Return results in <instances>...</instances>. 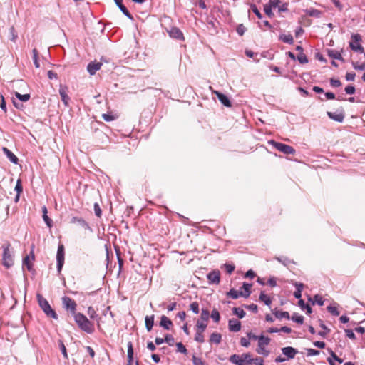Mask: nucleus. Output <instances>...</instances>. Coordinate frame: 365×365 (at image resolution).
<instances>
[{
	"label": "nucleus",
	"instance_id": "obj_52",
	"mask_svg": "<svg viewBox=\"0 0 365 365\" xmlns=\"http://www.w3.org/2000/svg\"><path fill=\"white\" fill-rule=\"evenodd\" d=\"M102 118H103L104 120L108 121V122L112 121L116 118V117L114 115H110L109 114H106V113H103L102 115Z\"/></svg>",
	"mask_w": 365,
	"mask_h": 365
},
{
	"label": "nucleus",
	"instance_id": "obj_58",
	"mask_svg": "<svg viewBox=\"0 0 365 365\" xmlns=\"http://www.w3.org/2000/svg\"><path fill=\"white\" fill-rule=\"evenodd\" d=\"M345 332L346 334V336L351 339H355L356 336H355V334L353 332L352 330L351 329H346L345 330Z\"/></svg>",
	"mask_w": 365,
	"mask_h": 365
},
{
	"label": "nucleus",
	"instance_id": "obj_56",
	"mask_svg": "<svg viewBox=\"0 0 365 365\" xmlns=\"http://www.w3.org/2000/svg\"><path fill=\"white\" fill-rule=\"evenodd\" d=\"M344 90L347 94H354L355 93V88L353 86H347Z\"/></svg>",
	"mask_w": 365,
	"mask_h": 365
},
{
	"label": "nucleus",
	"instance_id": "obj_35",
	"mask_svg": "<svg viewBox=\"0 0 365 365\" xmlns=\"http://www.w3.org/2000/svg\"><path fill=\"white\" fill-rule=\"evenodd\" d=\"M241 359L247 365L251 364L254 359L251 358V355L250 354H243L241 355Z\"/></svg>",
	"mask_w": 365,
	"mask_h": 365
},
{
	"label": "nucleus",
	"instance_id": "obj_11",
	"mask_svg": "<svg viewBox=\"0 0 365 365\" xmlns=\"http://www.w3.org/2000/svg\"><path fill=\"white\" fill-rule=\"evenodd\" d=\"M283 354H284L288 359H294L298 351L291 346H287L282 349Z\"/></svg>",
	"mask_w": 365,
	"mask_h": 365
},
{
	"label": "nucleus",
	"instance_id": "obj_60",
	"mask_svg": "<svg viewBox=\"0 0 365 365\" xmlns=\"http://www.w3.org/2000/svg\"><path fill=\"white\" fill-rule=\"evenodd\" d=\"M346 79L349 81H353L355 79V73H347L346 74Z\"/></svg>",
	"mask_w": 365,
	"mask_h": 365
},
{
	"label": "nucleus",
	"instance_id": "obj_61",
	"mask_svg": "<svg viewBox=\"0 0 365 365\" xmlns=\"http://www.w3.org/2000/svg\"><path fill=\"white\" fill-rule=\"evenodd\" d=\"M280 0H269V4L272 6V8L279 7V4Z\"/></svg>",
	"mask_w": 365,
	"mask_h": 365
},
{
	"label": "nucleus",
	"instance_id": "obj_10",
	"mask_svg": "<svg viewBox=\"0 0 365 365\" xmlns=\"http://www.w3.org/2000/svg\"><path fill=\"white\" fill-rule=\"evenodd\" d=\"M68 88L67 86H60L59 93L61 98L66 106H68L70 98L68 95Z\"/></svg>",
	"mask_w": 365,
	"mask_h": 365
},
{
	"label": "nucleus",
	"instance_id": "obj_55",
	"mask_svg": "<svg viewBox=\"0 0 365 365\" xmlns=\"http://www.w3.org/2000/svg\"><path fill=\"white\" fill-rule=\"evenodd\" d=\"M94 211L96 216H98V217L101 216V210L100 208L99 205L97 203L94 204Z\"/></svg>",
	"mask_w": 365,
	"mask_h": 365
},
{
	"label": "nucleus",
	"instance_id": "obj_45",
	"mask_svg": "<svg viewBox=\"0 0 365 365\" xmlns=\"http://www.w3.org/2000/svg\"><path fill=\"white\" fill-rule=\"evenodd\" d=\"M317 303L319 306H322L324 304V300L322 299V297H320L318 294H316L314 296V301L313 304Z\"/></svg>",
	"mask_w": 365,
	"mask_h": 365
},
{
	"label": "nucleus",
	"instance_id": "obj_36",
	"mask_svg": "<svg viewBox=\"0 0 365 365\" xmlns=\"http://www.w3.org/2000/svg\"><path fill=\"white\" fill-rule=\"evenodd\" d=\"M15 190L17 192V195L16 197L15 201L17 202L19 200L20 193L22 192V191H23V187H22L21 181L19 180L17 181V183L15 187Z\"/></svg>",
	"mask_w": 365,
	"mask_h": 365
},
{
	"label": "nucleus",
	"instance_id": "obj_59",
	"mask_svg": "<svg viewBox=\"0 0 365 365\" xmlns=\"http://www.w3.org/2000/svg\"><path fill=\"white\" fill-rule=\"evenodd\" d=\"M240 344L242 346H245V347H248L250 344L249 340L245 339V337L241 338Z\"/></svg>",
	"mask_w": 365,
	"mask_h": 365
},
{
	"label": "nucleus",
	"instance_id": "obj_8",
	"mask_svg": "<svg viewBox=\"0 0 365 365\" xmlns=\"http://www.w3.org/2000/svg\"><path fill=\"white\" fill-rule=\"evenodd\" d=\"M34 245H32L29 255L26 256L23 259V265L26 266L29 271L32 269L33 264L31 262L34 261Z\"/></svg>",
	"mask_w": 365,
	"mask_h": 365
},
{
	"label": "nucleus",
	"instance_id": "obj_49",
	"mask_svg": "<svg viewBox=\"0 0 365 365\" xmlns=\"http://www.w3.org/2000/svg\"><path fill=\"white\" fill-rule=\"evenodd\" d=\"M43 218L46 224L48 227H51L53 225V221L51 218L48 217L47 215H43Z\"/></svg>",
	"mask_w": 365,
	"mask_h": 365
},
{
	"label": "nucleus",
	"instance_id": "obj_39",
	"mask_svg": "<svg viewBox=\"0 0 365 365\" xmlns=\"http://www.w3.org/2000/svg\"><path fill=\"white\" fill-rule=\"evenodd\" d=\"M292 319L298 324H302L304 322V317L302 315H299L297 314H294L292 317Z\"/></svg>",
	"mask_w": 365,
	"mask_h": 365
},
{
	"label": "nucleus",
	"instance_id": "obj_38",
	"mask_svg": "<svg viewBox=\"0 0 365 365\" xmlns=\"http://www.w3.org/2000/svg\"><path fill=\"white\" fill-rule=\"evenodd\" d=\"M211 317L215 322H218L220 319L219 312L217 309H213L211 313Z\"/></svg>",
	"mask_w": 365,
	"mask_h": 365
},
{
	"label": "nucleus",
	"instance_id": "obj_47",
	"mask_svg": "<svg viewBox=\"0 0 365 365\" xmlns=\"http://www.w3.org/2000/svg\"><path fill=\"white\" fill-rule=\"evenodd\" d=\"M164 341L168 343L170 346H173L174 344V338L170 334H167L164 339Z\"/></svg>",
	"mask_w": 365,
	"mask_h": 365
},
{
	"label": "nucleus",
	"instance_id": "obj_19",
	"mask_svg": "<svg viewBox=\"0 0 365 365\" xmlns=\"http://www.w3.org/2000/svg\"><path fill=\"white\" fill-rule=\"evenodd\" d=\"M3 151L6 154L7 158L10 160L11 162H12L14 163H18V158L11 151H10L8 148H3Z\"/></svg>",
	"mask_w": 365,
	"mask_h": 365
},
{
	"label": "nucleus",
	"instance_id": "obj_15",
	"mask_svg": "<svg viewBox=\"0 0 365 365\" xmlns=\"http://www.w3.org/2000/svg\"><path fill=\"white\" fill-rule=\"evenodd\" d=\"M169 35L170 37L176 39H182L183 34L182 31L177 27H173L169 31Z\"/></svg>",
	"mask_w": 365,
	"mask_h": 365
},
{
	"label": "nucleus",
	"instance_id": "obj_21",
	"mask_svg": "<svg viewBox=\"0 0 365 365\" xmlns=\"http://www.w3.org/2000/svg\"><path fill=\"white\" fill-rule=\"evenodd\" d=\"M222 336L219 333H212L210 337V342L219 344L221 342Z\"/></svg>",
	"mask_w": 365,
	"mask_h": 365
},
{
	"label": "nucleus",
	"instance_id": "obj_43",
	"mask_svg": "<svg viewBox=\"0 0 365 365\" xmlns=\"http://www.w3.org/2000/svg\"><path fill=\"white\" fill-rule=\"evenodd\" d=\"M272 7L269 4H265L264 6V12L269 17L273 16V13L272 11Z\"/></svg>",
	"mask_w": 365,
	"mask_h": 365
},
{
	"label": "nucleus",
	"instance_id": "obj_17",
	"mask_svg": "<svg viewBox=\"0 0 365 365\" xmlns=\"http://www.w3.org/2000/svg\"><path fill=\"white\" fill-rule=\"evenodd\" d=\"M328 116L337 122H342L344 118V115L342 113H332V112H327Z\"/></svg>",
	"mask_w": 365,
	"mask_h": 365
},
{
	"label": "nucleus",
	"instance_id": "obj_23",
	"mask_svg": "<svg viewBox=\"0 0 365 365\" xmlns=\"http://www.w3.org/2000/svg\"><path fill=\"white\" fill-rule=\"evenodd\" d=\"M245 54L247 57L254 58L255 61H259L260 58L262 57V54L258 53H255L250 50H246Z\"/></svg>",
	"mask_w": 365,
	"mask_h": 365
},
{
	"label": "nucleus",
	"instance_id": "obj_24",
	"mask_svg": "<svg viewBox=\"0 0 365 365\" xmlns=\"http://www.w3.org/2000/svg\"><path fill=\"white\" fill-rule=\"evenodd\" d=\"M252 285L247 283H244L242 288L244 289V292H240V295L245 297H247L250 294V288Z\"/></svg>",
	"mask_w": 365,
	"mask_h": 365
},
{
	"label": "nucleus",
	"instance_id": "obj_25",
	"mask_svg": "<svg viewBox=\"0 0 365 365\" xmlns=\"http://www.w3.org/2000/svg\"><path fill=\"white\" fill-rule=\"evenodd\" d=\"M279 38L285 43L292 44L293 43V38L290 34H282Z\"/></svg>",
	"mask_w": 365,
	"mask_h": 365
},
{
	"label": "nucleus",
	"instance_id": "obj_54",
	"mask_svg": "<svg viewBox=\"0 0 365 365\" xmlns=\"http://www.w3.org/2000/svg\"><path fill=\"white\" fill-rule=\"evenodd\" d=\"M330 83L334 87H339L341 85V81L339 80L334 78H331Z\"/></svg>",
	"mask_w": 365,
	"mask_h": 365
},
{
	"label": "nucleus",
	"instance_id": "obj_18",
	"mask_svg": "<svg viewBox=\"0 0 365 365\" xmlns=\"http://www.w3.org/2000/svg\"><path fill=\"white\" fill-rule=\"evenodd\" d=\"M307 15L316 18H319L322 16V11L315 9H307L304 11Z\"/></svg>",
	"mask_w": 365,
	"mask_h": 365
},
{
	"label": "nucleus",
	"instance_id": "obj_3",
	"mask_svg": "<svg viewBox=\"0 0 365 365\" xmlns=\"http://www.w3.org/2000/svg\"><path fill=\"white\" fill-rule=\"evenodd\" d=\"M74 317H75V321L76 322V323L78 324V325L79 326V327L81 329H83L87 332H90L91 323L86 317L78 313V314H76Z\"/></svg>",
	"mask_w": 365,
	"mask_h": 365
},
{
	"label": "nucleus",
	"instance_id": "obj_63",
	"mask_svg": "<svg viewBox=\"0 0 365 365\" xmlns=\"http://www.w3.org/2000/svg\"><path fill=\"white\" fill-rule=\"evenodd\" d=\"M225 269L227 271V273L229 274H231L234 269H235V266L232 265V264H225Z\"/></svg>",
	"mask_w": 365,
	"mask_h": 365
},
{
	"label": "nucleus",
	"instance_id": "obj_29",
	"mask_svg": "<svg viewBox=\"0 0 365 365\" xmlns=\"http://www.w3.org/2000/svg\"><path fill=\"white\" fill-rule=\"evenodd\" d=\"M15 96L18 99L23 102L28 101L30 99V94L26 93V94H21L19 92H15Z\"/></svg>",
	"mask_w": 365,
	"mask_h": 365
},
{
	"label": "nucleus",
	"instance_id": "obj_64",
	"mask_svg": "<svg viewBox=\"0 0 365 365\" xmlns=\"http://www.w3.org/2000/svg\"><path fill=\"white\" fill-rule=\"evenodd\" d=\"M263 359L262 358H255L253 359V363L255 364V365H263Z\"/></svg>",
	"mask_w": 365,
	"mask_h": 365
},
{
	"label": "nucleus",
	"instance_id": "obj_12",
	"mask_svg": "<svg viewBox=\"0 0 365 365\" xmlns=\"http://www.w3.org/2000/svg\"><path fill=\"white\" fill-rule=\"evenodd\" d=\"M228 327L230 331L237 332L241 329V323L235 319H231L229 320Z\"/></svg>",
	"mask_w": 365,
	"mask_h": 365
},
{
	"label": "nucleus",
	"instance_id": "obj_41",
	"mask_svg": "<svg viewBox=\"0 0 365 365\" xmlns=\"http://www.w3.org/2000/svg\"><path fill=\"white\" fill-rule=\"evenodd\" d=\"M192 362L194 365H205L202 359L197 357L195 355L192 356Z\"/></svg>",
	"mask_w": 365,
	"mask_h": 365
},
{
	"label": "nucleus",
	"instance_id": "obj_44",
	"mask_svg": "<svg viewBox=\"0 0 365 365\" xmlns=\"http://www.w3.org/2000/svg\"><path fill=\"white\" fill-rule=\"evenodd\" d=\"M178 351L183 354H187V349L185 346L181 343L178 342L176 344Z\"/></svg>",
	"mask_w": 365,
	"mask_h": 365
},
{
	"label": "nucleus",
	"instance_id": "obj_9",
	"mask_svg": "<svg viewBox=\"0 0 365 365\" xmlns=\"http://www.w3.org/2000/svg\"><path fill=\"white\" fill-rule=\"evenodd\" d=\"M62 302H63L64 307L66 309L71 310L73 313L75 312L76 304L74 302V300H73L72 299H71L68 297H63L62 298Z\"/></svg>",
	"mask_w": 365,
	"mask_h": 365
},
{
	"label": "nucleus",
	"instance_id": "obj_40",
	"mask_svg": "<svg viewBox=\"0 0 365 365\" xmlns=\"http://www.w3.org/2000/svg\"><path fill=\"white\" fill-rule=\"evenodd\" d=\"M352 66H353L354 68L356 70H359V71L365 70V63H359L358 62H353Z\"/></svg>",
	"mask_w": 365,
	"mask_h": 365
},
{
	"label": "nucleus",
	"instance_id": "obj_20",
	"mask_svg": "<svg viewBox=\"0 0 365 365\" xmlns=\"http://www.w3.org/2000/svg\"><path fill=\"white\" fill-rule=\"evenodd\" d=\"M145 323L147 330L150 331L152 329L154 324V315L146 316L145 318Z\"/></svg>",
	"mask_w": 365,
	"mask_h": 365
},
{
	"label": "nucleus",
	"instance_id": "obj_31",
	"mask_svg": "<svg viewBox=\"0 0 365 365\" xmlns=\"http://www.w3.org/2000/svg\"><path fill=\"white\" fill-rule=\"evenodd\" d=\"M128 359H129L130 362L133 361V349L131 342L128 343Z\"/></svg>",
	"mask_w": 365,
	"mask_h": 365
},
{
	"label": "nucleus",
	"instance_id": "obj_5",
	"mask_svg": "<svg viewBox=\"0 0 365 365\" xmlns=\"http://www.w3.org/2000/svg\"><path fill=\"white\" fill-rule=\"evenodd\" d=\"M65 248L63 244L58 245L56 255L57 269L60 273L64 264Z\"/></svg>",
	"mask_w": 365,
	"mask_h": 365
},
{
	"label": "nucleus",
	"instance_id": "obj_53",
	"mask_svg": "<svg viewBox=\"0 0 365 365\" xmlns=\"http://www.w3.org/2000/svg\"><path fill=\"white\" fill-rule=\"evenodd\" d=\"M329 354H330V355H331V358H332L334 360H335V361H338V362H339V363H340V364L343 362V360H342L341 359L339 358V357L337 356V355H336V354H335L332 350H331V349H330V350H329Z\"/></svg>",
	"mask_w": 365,
	"mask_h": 365
},
{
	"label": "nucleus",
	"instance_id": "obj_57",
	"mask_svg": "<svg viewBox=\"0 0 365 365\" xmlns=\"http://www.w3.org/2000/svg\"><path fill=\"white\" fill-rule=\"evenodd\" d=\"M252 10L259 19H262V14L260 13V11L258 10L255 5L252 6Z\"/></svg>",
	"mask_w": 365,
	"mask_h": 365
},
{
	"label": "nucleus",
	"instance_id": "obj_6",
	"mask_svg": "<svg viewBox=\"0 0 365 365\" xmlns=\"http://www.w3.org/2000/svg\"><path fill=\"white\" fill-rule=\"evenodd\" d=\"M270 143L276 149L284 154H294L295 153V150L292 146L274 140H272Z\"/></svg>",
	"mask_w": 365,
	"mask_h": 365
},
{
	"label": "nucleus",
	"instance_id": "obj_26",
	"mask_svg": "<svg viewBox=\"0 0 365 365\" xmlns=\"http://www.w3.org/2000/svg\"><path fill=\"white\" fill-rule=\"evenodd\" d=\"M259 299L263 302L266 305L269 306L272 303V300L269 296L265 294L264 292H261L259 295Z\"/></svg>",
	"mask_w": 365,
	"mask_h": 365
},
{
	"label": "nucleus",
	"instance_id": "obj_7",
	"mask_svg": "<svg viewBox=\"0 0 365 365\" xmlns=\"http://www.w3.org/2000/svg\"><path fill=\"white\" fill-rule=\"evenodd\" d=\"M207 326V323L200 322V321L197 322L196 327L197 328V331L195 337L196 341L200 343L204 342V336L202 333L205 330Z\"/></svg>",
	"mask_w": 365,
	"mask_h": 365
},
{
	"label": "nucleus",
	"instance_id": "obj_2",
	"mask_svg": "<svg viewBox=\"0 0 365 365\" xmlns=\"http://www.w3.org/2000/svg\"><path fill=\"white\" fill-rule=\"evenodd\" d=\"M37 299L39 306L45 312V314L51 318L57 319V314L55 311L51 307L48 301L40 294H37Z\"/></svg>",
	"mask_w": 365,
	"mask_h": 365
},
{
	"label": "nucleus",
	"instance_id": "obj_51",
	"mask_svg": "<svg viewBox=\"0 0 365 365\" xmlns=\"http://www.w3.org/2000/svg\"><path fill=\"white\" fill-rule=\"evenodd\" d=\"M246 31V28L243 24H240L237 27V32L240 36H242Z\"/></svg>",
	"mask_w": 365,
	"mask_h": 365
},
{
	"label": "nucleus",
	"instance_id": "obj_46",
	"mask_svg": "<svg viewBox=\"0 0 365 365\" xmlns=\"http://www.w3.org/2000/svg\"><path fill=\"white\" fill-rule=\"evenodd\" d=\"M327 310L333 315L334 316H339V312L337 310V308L332 306H329L327 307Z\"/></svg>",
	"mask_w": 365,
	"mask_h": 365
},
{
	"label": "nucleus",
	"instance_id": "obj_27",
	"mask_svg": "<svg viewBox=\"0 0 365 365\" xmlns=\"http://www.w3.org/2000/svg\"><path fill=\"white\" fill-rule=\"evenodd\" d=\"M329 56L334 59L338 60H343L341 53L339 51H333V50H329L328 51Z\"/></svg>",
	"mask_w": 365,
	"mask_h": 365
},
{
	"label": "nucleus",
	"instance_id": "obj_42",
	"mask_svg": "<svg viewBox=\"0 0 365 365\" xmlns=\"http://www.w3.org/2000/svg\"><path fill=\"white\" fill-rule=\"evenodd\" d=\"M190 308L194 313H195V314L199 313V304L197 302H194L191 303L190 305Z\"/></svg>",
	"mask_w": 365,
	"mask_h": 365
},
{
	"label": "nucleus",
	"instance_id": "obj_30",
	"mask_svg": "<svg viewBox=\"0 0 365 365\" xmlns=\"http://www.w3.org/2000/svg\"><path fill=\"white\" fill-rule=\"evenodd\" d=\"M234 314L237 315L239 318L242 319L245 316V311L240 307H234L232 309Z\"/></svg>",
	"mask_w": 365,
	"mask_h": 365
},
{
	"label": "nucleus",
	"instance_id": "obj_62",
	"mask_svg": "<svg viewBox=\"0 0 365 365\" xmlns=\"http://www.w3.org/2000/svg\"><path fill=\"white\" fill-rule=\"evenodd\" d=\"M245 307L253 312H257V306L255 304H251L250 305H247V306H245Z\"/></svg>",
	"mask_w": 365,
	"mask_h": 365
},
{
	"label": "nucleus",
	"instance_id": "obj_14",
	"mask_svg": "<svg viewBox=\"0 0 365 365\" xmlns=\"http://www.w3.org/2000/svg\"><path fill=\"white\" fill-rule=\"evenodd\" d=\"M207 279L211 284H219L220 280V273L219 271H212L207 274Z\"/></svg>",
	"mask_w": 365,
	"mask_h": 365
},
{
	"label": "nucleus",
	"instance_id": "obj_33",
	"mask_svg": "<svg viewBox=\"0 0 365 365\" xmlns=\"http://www.w3.org/2000/svg\"><path fill=\"white\" fill-rule=\"evenodd\" d=\"M118 7L120 9V10L123 13V14L127 16L128 19H132L133 16L130 14V12L128 11L126 7L122 4L118 6Z\"/></svg>",
	"mask_w": 365,
	"mask_h": 365
},
{
	"label": "nucleus",
	"instance_id": "obj_50",
	"mask_svg": "<svg viewBox=\"0 0 365 365\" xmlns=\"http://www.w3.org/2000/svg\"><path fill=\"white\" fill-rule=\"evenodd\" d=\"M14 86H15L17 88H19L21 87H26L27 85L26 83L24 82L23 80H19L14 83Z\"/></svg>",
	"mask_w": 365,
	"mask_h": 365
},
{
	"label": "nucleus",
	"instance_id": "obj_28",
	"mask_svg": "<svg viewBox=\"0 0 365 365\" xmlns=\"http://www.w3.org/2000/svg\"><path fill=\"white\" fill-rule=\"evenodd\" d=\"M210 317V312L207 309H202L201 312L200 316V320H199L200 322H205L207 323L208 319Z\"/></svg>",
	"mask_w": 365,
	"mask_h": 365
},
{
	"label": "nucleus",
	"instance_id": "obj_22",
	"mask_svg": "<svg viewBox=\"0 0 365 365\" xmlns=\"http://www.w3.org/2000/svg\"><path fill=\"white\" fill-rule=\"evenodd\" d=\"M302 47H297V50L299 51L297 58L301 63H306L308 62V59L305 54L301 52Z\"/></svg>",
	"mask_w": 365,
	"mask_h": 365
},
{
	"label": "nucleus",
	"instance_id": "obj_13",
	"mask_svg": "<svg viewBox=\"0 0 365 365\" xmlns=\"http://www.w3.org/2000/svg\"><path fill=\"white\" fill-rule=\"evenodd\" d=\"M214 93L217 96L220 103H222L225 106L231 107V102L227 96L217 91H215Z\"/></svg>",
	"mask_w": 365,
	"mask_h": 365
},
{
	"label": "nucleus",
	"instance_id": "obj_48",
	"mask_svg": "<svg viewBox=\"0 0 365 365\" xmlns=\"http://www.w3.org/2000/svg\"><path fill=\"white\" fill-rule=\"evenodd\" d=\"M241 359V356L237 354H233L230 357V361L236 364L238 361Z\"/></svg>",
	"mask_w": 365,
	"mask_h": 365
},
{
	"label": "nucleus",
	"instance_id": "obj_32",
	"mask_svg": "<svg viewBox=\"0 0 365 365\" xmlns=\"http://www.w3.org/2000/svg\"><path fill=\"white\" fill-rule=\"evenodd\" d=\"M32 53H33V59H34V65H35L36 68H39L40 64L38 62V52L37 49H36V48L33 49Z\"/></svg>",
	"mask_w": 365,
	"mask_h": 365
},
{
	"label": "nucleus",
	"instance_id": "obj_4",
	"mask_svg": "<svg viewBox=\"0 0 365 365\" xmlns=\"http://www.w3.org/2000/svg\"><path fill=\"white\" fill-rule=\"evenodd\" d=\"M270 339L269 337H266L263 335L259 336L258 341V347L257 349V352L259 354H263L267 356L269 355V351L265 349V346L269 344Z\"/></svg>",
	"mask_w": 365,
	"mask_h": 365
},
{
	"label": "nucleus",
	"instance_id": "obj_1",
	"mask_svg": "<svg viewBox=\"0 0 365 365\" xmlns=\"http://www.w3.org/2000/svg\"><path fill=\"white\" fill-rule=\"evenodd\" d=\"M2 264L7 269L10 268L14 264V258L11 248V244L7 242L2 245Z\"/></svg>",
	"mask_w": 365,
	"mask_h": 365
},
{
	"label": "nucleus",
	"instance_id": "obj_37",
	"mask_svg": "<svg viewBox=\"0 0 365 365\" xmlns=\"http://www.w3.org/2000/svg\"><path fill=\"white\" fill-rule=\"evenodd\" d=\"M227 296L232 297V299H237L240 295V292L238 291L232 289L230 291L227 293Z\"/></svg>",
	"mask_w": 365,
	"mask_h": 365
},
{
	"label": "nucleus",
	"instance_id": "obj_34",
	"mask_svg": "<svg viewBox=\"0 0 365 365\" xmlns=\"http://www.w3.org/2000/svg\"><path fill=\"white\" fill-rule=\"evenodd\" d=\"M274 315L277 318H279V319H282V318L289 319V314L287 312L276 311L274 312Z\"/></svg>",
	"mask_w": 365,
	"mask_h": 365
},
{
	"label": "nucleus",
	"instance_id": "obj_16",
	"mask_svg": "<svg viewBox=\"0 0 365 365\" xmlns=\"http://www.w3.org/2000/svg\"><path fill=\"white\" fill-rule=\"evenodd\" d=\"M173 322L169 318L164 315L161 317L160 325L163 327L165 329L169 330Z\"/></svg>",
	"mask_w": 365,
	"mask_h": 365
}]
</instances>
